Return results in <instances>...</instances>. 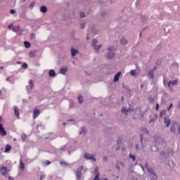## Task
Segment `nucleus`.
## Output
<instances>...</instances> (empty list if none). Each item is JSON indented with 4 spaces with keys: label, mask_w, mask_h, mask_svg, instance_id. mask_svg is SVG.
I'll list each match as a JSON object with an SVG mask.
<instances>
[{
    "label": "nucleus",
    "mask_w": 180,
    "mask_h": 180,
    "mask_svg": "<svg viewBox=\"0 0 180 180\" xmlns=\"http://www.w3.org/2000/svg\"><path fill=\"white\" fill-rule=\"evenodd\" d=\"M84 158H85V160L91 161V162H94L96 161V154H91L89 153H85L84 154Z\"/></svg>",
    "instance_id": "obj_1"
},
{
    "label": "nucleus",
    "mask_w": 180,
    "mask_h": 180,
    "mask_svg": "<svg viewBox=\"0 0 180 180\" xmlns=\"http://www.w3.org/2000/svg\"><path fill=\"white\" fill-rule=\"evenodd\" d=\"M0 172L6 178L8 177V168L6 167H1L0 168Z\"/></svg>",
    "instance_id": "obj_2"
},
{
    "label": "nucleus",
    "mask_w": 180,
    "mask_h": 180,
    "mask_svg": "<svg viewBox=\"0 0 180 180\" xmlns=\"http://www.w3.org/2000/svg\"><path fill=\"white\" fill-rule=\"evenodd\" d=\"M150 121H149V123L150 124H154L155 120H157V114L155 113H152L150 115Z\"/></svg>",
    "instance_id": "obj_3"
},
{
    "label": "nucleus",
    "mask_w": 180,
    "mask_h": 180,
    "mask_svg": "<svg viewBox=\"0 0 180 180\" xmlns=\"http://www.w3.org/2000/svg\"><path fill=\"white\" fill-rule=\"evenodd\" d=\"M7 133L5 130V128H4V125L2 124H0V135L5 136H6Z\"/></svg>",
    "instance_id": "obj_4"
},
{
    "label": "nucleus",
    "mask_w": 180,
    "mask_h": 180,
    "mask_svg": "<svg viewBox=\"0 0 180 180\" xmlns=\"http://www.w3.org/2000/svg\"><path fill=\"white\" fill-rule=\"evenodd\" d=\"M79 136H85L86 134V128L85 127H82L79 131Z\"/></svg>",
    "instance_id": "obj_5"
},
{
    "label": "nucleus",
    "mask_w": 180,
    "mask_h": 180,
    "mask_svg": "<svg viewBox=\"0 0 180 180\" xmlns=\"http://www.w3.org/2000/svg\"><path fill=\"white\" fill-rule=\"evenodd\" d=\"M178 124H174L170 127V131L172 133H176V129H178Z\"/></svg>",
    "instance_id": "obj_6"
},
{
    "label": "nucleus",
    "mask_w": 180,
    "mask_h": 180,
    "mask_svg": "<svg viewBox=\"0 0 180 180\" xmlns=\"http://www.w3.org/2000/svg\"><path fill=\"white\" fill-rule=\"evenodd\" d=\"M164 123L166 126V127H168L169 124H171V119L169 118V117H165Z\"/></svg>",
    "instance_id": "obj_7"
},
{
    "label": "nucleus",
    "mask_w": 180,
    "mask_h": 180,
    "mask_svg": "<svg viewBox=\"0 0 180 180\" xmlns=\"http://www.w3.org/2000/svg\"><path fill=\"white\" fill-rule=\"evenodd\" d=\"M97 44L98 41H96V39H94L92 41V46L95 49V50H99V49H101V46H96Z\"/></svg>",
    "instance_id": "obj_8"
},
{
    "label": "nucleus",
    "mask_w": 180,
    "mask_h": 180,
    "mask_svg": "<svg viewBox=\"0 0 180 180\" xmlns=\"http://www.w3.org/2000/svg\"><path fill=\"white\" fill-rule=\"evenodd\" d=\"M116 168L118 171H120V168H124V163L123 162H119L116 165Z\"/></svg>",
    "instance_id": "obj_9"
},
{
    "label": "nucleus",
    "mask_w": 180,
    "mask_h": 180,
    "mask_svg": "<svg viewBox=\"0 0 180 180\" xmlns=\"http://www.w3.org/2000/svg\"><path fill=\"white\" fill-rule=\"evenodd\" d=\"M120 75H122V72H118L114 77V82H117L119 79L120 78Z\"/></svg>",
    "instance_id": "obj_10"
},
{
    "label": "nucleus",
    "mask_w": 180,
    "mask_h": 180,
    "mask_svg": "<svg viewBox=\"0 0 180 180\" xmlns=\"http://www.w3.org/2000/svg\"><path fill=\"white\" fill-rule=\"evenodd\" d=\"M141 143L142 146V148L144 149L145 147H147V145L148 144V141L147 140H143V139H141Z\"/></svg>",
    "instance_id": "obj_11"
},
{
    "label": "nucleus",
    "mask_w": 180,
    "mask_h": 180,
    "mask_svg": "<svg viewBox=\"0 0 180 180\" xmlns=\"http://www.w3.org/2000/svg\"><path fill=\"white\" fill-rule=\"evenodd\" d=\"M113 57H115V53L113 52H109L107 54V58L108 60H112V58H113Z\"/></svg>",
    "instance_id": "obj_12"
},
{
    "label": "nucleus",
    "mask_w": 180,
    "mask_h": 180,
    "mask_svg": "<svg viewBox=\"0 0 180 180\" xmlns=\"http://www.w3.org/2000/svg\"><path fill=\"white\" fill-rule=\"evenodd\" d=\"M81 175H82L81 169H78L77 172H76L77 179H78V180L81 179Z\"/></svg>",
    "instance_id": "obj_13"
},
{
    "label": "nucleus",
    "mask_w": 180,
    "mask_h": 180,
    "mask_svg": "<svg viewBox=\"0 0 180 180\" xmlns=\"http://www.w3.org/2000/svg\"><path fill=\"white\" fill-rule=\"evenodd\" d=\"M71 53H72V57H75V56H77V54H78V50H77L75 49H72Z\"/></svg>",
    "instance_id": "obj_14"
},
{
    "label": "nucleus",
    "mask_w": 180,
    "mask_h": 180,
    "mask_svg": "<svg viewBox=\"0 0 180 180\" xmlns=\"http://www.w3.org/2000/svg\"><path fill=\"white\" fill-rule=\"evenodd\" d=\"M178 84V80H174L173 82L169 81L168 83L169 88H171V85H176Z\"/></svg>",
    "instance_id": "obj_15"
},
{
    "label": "nucleus",
    "mask_w": 180,
    "mask_h": 180,
    "mask_svg": "<svg viewBox=\"0 0 180 180\" xmlns=\"http://www.w3.org/2000/svg\"><path fill=\"white\" fill-rule=\"evenodd\" d=\"M40 11L42 13H46V12H47V7H46V6H42L40 8Z\"/></svg>",
    "instance_id": "obj_16"
},
{
    "label": "nucleus",
    "mask_w": 180,
    "mask_h": 180,
    "mask_svg": "<svg viewBox=\"0 0 180 180\" xmlns=\"http://www.w3.org/2000/svg\"><path fill=\"white\" fill-rule=\"evenodd\" d=\"M13 32H15V33H18L19 30H20V26H17V27H13L12 28Z\"/></svg>",
    "instance_id": "obj_17"
},
{
    "label": "nucleus",
    "mask_w": 180,
    "mask_h": 180,
    "mask_svg": "<svg viewBox=\"0 0 180 180\" xmlns=\"http://www.w3.org/2000/svg\"><path fill=\"white\" fill-rule=\"evenodd\" d=\"M150 79H154V70H151L148 75V77H150Z\"/></svg>",
    "instance_id": "obj_18"
},
{
    "label": "nucleus",
    "mask_w": 180,
    "mask_h": 180,
    "mask_svg": "<svg viewBox=\"0 0 180 180\" xmlns=\"http://www.w3.org/2000/svg\"><path fill=\"white\" fill-rule=\"evenodd\" d=\"M11 150H12V147L11 146V145H6L4 153H9Z\"/></svg>",
    "instance_id": "obj_19"
},
{
    "label": "nucleus",
    "mask_w": 180,
    "mask_h": 180,
    "mask_svg": "<svg viewBox=\"0 0 180 180\" xmlns=\"http://www.w3.org/2000/svg\"><path fill=\"white\" fill-rule=\"evenodd\" d=\"M20 168L21 169H25V163H23V162L22 161V156L20 160Z\"/></svg>",
    "instance_id": "obj_20"
},
{
    "label": "nucleus",
    "mask_w": 180,
    "mask_h": 180,
    "mask_svg": "<svg viewBox=\"0 0 180 180\" xmlns=\"http://www.w3.org/2000/svg\"><path fill=\"white\" fill-rule=\"evenodd\" d=\"M96 176L94 178V180H101L99 179V176H101V174H99V172H97V170L96 169Z\"/></svg>",
    "instance_id": "obj_21"
},
{
    "label": "nucleus",
    "mask_w": 180,
    "mask_h": 180,
    "mask_svg": "<svg viewBox=\"0 0 180 180\" xmlns=\"http://www.w3.org/2000/svg\"><path fill=\"white\" fill-rule=\"evenodd\" d=\"M68 70V69L67 68H62L60 69V72L63 74V75H65V72H67Z\"/></svg>",
    "instance_id": "obj_22"
},
{
    "label": "nucleus",
    "mask_w": 180,
    "mask_h": 180,
    "mask_svg": "<svg viewBox=\"0 0 180 180\" xmlns=\"http://www.w3.org/2000/svg\"><path fill=\"white\" fill-rule=\"evenodd\" d=\"M49 77H54L56 75V72L53 70H49Z\"/></svg>",
    "instance_id": "obj_23"
},
{
    "label": "nucleus",
    "mask_w": 180,
    "mask_h": 180,
    "mask_svg": "<svg viewBox=\"0 0 180 180\" xmlns=\"http://www.w3.org/2000/svg\"><path fill=\"white\" fill-rule=\"evenodd\" d=\"M24 46L26 47V49H30V43L27 41H24Z\"/></svg>",
    "instance_id": "obj_24"
},
{
    "label": "nucleus",
    "mask_w": 180,
    "mask_h": 180,
    "mask_svg": "<svg viewBox=\"0 0 180 180\" xmlns=\"http://www.w3.org/2000/svg\"><path fill=\"white\" fill-rule=\"evenodd\" d=\"M143 133H144L145 134H148L149 131H148V129H147V128L146 127H143L141 129Z\"/></svg>",
    "instance_id": "obj_25"
},
{
    "label": "nucleus",
    "mask_w": 180,
    "mask_h": 180,
    "mask_svg": "<svg viewBox=\"0 0 180 180\" xmlns=\"http://www.w3.org/2000/svg\"><path fill=\"white\" fill-rule=\"evenodd\" d=\"M78 101H79V103H82V102H84V97H82V96H79Z\"/></svg>",
    "instance_id": "obj_26"
},
{
    "label": "nucleus",
    "mask_w": 180,
    "mask_h": 180,
    "mask_svg": "<svg viewBox=\"0 0 180 180\" xmlns=\"http://www.w3.org/2000/svg\"><path fill=\"white\" fill-rule=\"evenodd\" d=\"M28 82H29V85L32 89V88H33L34 86V84H33V80L30 79V80H29Z\"/></svg>",
    "instance_id": "obj_27"
},
{
    "label": "nucleus",
    "mask_w": 180,
    "mask_h": 180,
    "mask_svg": "<svg viewBox=\"0 0 180 180\" xmlns=\"http://www.w3.org/2000/svg\"><path fill=\"white\" fill-rule=\"evenodd\" d=\"M129 158L132 160V161H136V155L129 154Z\"/></svg>",
    "instance_id": "obj_28"
},
{
    "label": "nucleus",
    "mask_w": 180,
    "mask_h": 180,
    "mask_svg": "<svg viewBox=\"0 0 180 180\" xmlns=\"http://www.w3.org/2000/svg\"><path fill=\"white\" fill-rule=\"evenodd\" d=\"M121 44H127V40H126L124 38L122 39Z\"/></svg>",
    "instance_id": "obj_29"
},
{
    "label": "nucleus",
    "mask_w": 180,
    "mask_h": 180,
    "mask_svg": "<svg viewBox=\"0 0 180 180\" xmlns=\"http://www.w3.org/2000/svg\"><path fill=\"white\" fill-rule=\"evenodd\" d=\"M130 75L132 76V77H134V75H136V70H132L130 71Z\"/></svg>",
    "instance_id": "obj_30"
},
{
    "label": "nucleus",
    "mask_w": 180,
    "mask_h": 180,
    "mask_svg": "<svg viewBox=\"0 0 180 180\" xmlns=\"http://www.w3.org/2000/svg\"><path fill=\"white\" fill-rule=\"evenodd\" d=\"M157 178H158L157 175L155 174L151 175V180H157Z\"/></svg>",
    "instance_id": "obj_31"
},
{
    "label": "nucleus",
    "mask_w": 180,
    "mask_h": 180,
    "mask_svg": "<svg viewBox=\"0 0 180 180\" xmlns=\"http://www.w3.org/2000/svg\"><path fill=\"white\" fill-rule=\"evenodd\" d=\"M14 113H19V108H18V106H15L14 108Z\"/></svg>",
    "instance_id": "obj_32"
},
{
    "label": "nucleus",
    "mask_w": 180,
    "mask_h": 180,
    "mask_svg": "<svg viewBox=\"0 0 180 180\" xmlns=\"http://www.w3.org/2000/svg\"><path fill=\"white\" fill-rule=\"evenodd\" d=\"M34 56H35L34 52L33 51L30 52V57L33 58L34 57Z\"/></svg>",
    "instance_id": "obj_33"
},
{
    "label": "nucleus",
    "mask_w": 180,
    "mask_h": 180,
    "mask_svg": "<svg viewBox=\"0 0 180 180\" xmlns=\"http://www.w3.org/2000/svg\"><path fill=\"white\" fill-rule=\"evenodd\" d=\"M139 117H141L142 115L140 114V113H136V114H135V115H134V117H139Z\"/></svg>",
    "instance_id": "obj_34"
},
{
    "label": "nucleus",
    "mask_w": 180,
    "mask_h": 180,
    "mask_svg": "<svg viewBox=\"0 0 180 180\" xmlns=\"http://www.w3.org/2000/svg\"><path fill=\"white\" fill-rule=\"evenodd\" d=\"M33 113H40V110H37V108H35V109L34 110Z\"/></svg>",
    "instance_id": "obj_35"
},
{
    "label": "nucleus",
    "mask_w": 180,
    "mask_h": 180,
    "mask_svg": "<svg viewBox=\"0 0 180 180\" xmlns=\"http://www.w3.org/2000/svg\"><path fill=\"white\" fill-rule=\"evenodd\" d=\"M34 2H32L31 4H30V8H31V9H32V8H34Z\"/></svg>",
    "instance_id": "obj_36"
},
{
    "label": "nucleus",
    "mask_w": 180,
    "mask_h": 180,
    "mask_svg": "<svg viewBox=\"0 0 180 180\" xmlns=\"http://www.w3.org/2000/svg\"><path fill=\"white\" fill-rule=\"evenodd\" d=\"M60 165H65V167H67V165H68V164H67L66 162H60Z\"/></svg>",
    "instance_id": "obj_37"
},
{
    "label": "nucleus",
    "mask_w": 180,
    "mask_h": 180,
    "mask_svg": "<svg viewBox=\"0 0 180 180\" xmlns=\"http://www.w3.org/2000/svg\"><path fill=\"white\" fill-rule=\"evenodd\" d=\"M160 141H162V139L159 138V139H158V141H156V143H157V144H160Z\"/></svg>",
    "instance_id": "obj_38"
},
{
    "label": "nucleus",
    "mask_w": 180,
    "mask_h": 180,
    "mask_svg": "<svg viewBox=\"0 0 180 180\" xmlns=\"http://www.w3.org/2000/svg\"><path fill=\"white\" fill-rule=\"evenodd\" d=\"M39 117V113H34L33 116V119H36V117Z\"/></svg>",
    "instance_id": "obj_39"
},
{
    "label": "nucleus",
    "mask_w": 180,
    "mask_h": 180,
    "mask_svg": "<svg viewBox=\"0 0 180 180\" xmlns=\"http://www.w3.org/2000/svg\"><path fill=\"white\" fill-rule=\"evenodd\" d=\"M81 18H85V13L84 12L80 13Z\"/></svg>",
    "instance_id": "obj_40"
},
{
    "label": "nucleus",
    "mask_w": 180,
    "mask_h": 180,
    "mask_svg": "<svg viewBox=\"0 0 180 180\" xmlns=\"http://www.w3.org/2000/svg\"><path fill=\"white\" fill-rule=\"evenodd\" d=\"M113 50H115V48H113V47H112V46H110V47L108 48V51H113Z\"/></svg>",
    "instance_id": "obj_41"
},
{
    "label": "nucleus",
    "mask_w": 180,
    "mask_h": 180,
    "mask_svg": "<svg viewBox=\"0 0 180 180\" xmlns=\"http://www.w3.org/2000/svg\"><path fill=\"white\" fill-rule=\"evenodd\" d=\"M15 12H16V11H15V10H13V9H11V10L10 11V13H11V15H13V13H15Z\"/></svg>",
    "instance_id": "obj_42"
},
{
    "label": "nucleus",
    "mask_w": 180,
    "mask_h": 180,
    "mask_svg": "<svg viewBox=\"0 0 180 180\" xmlns=\"http://www.w3.org/2000/svg\"><path fill=\"white\" fill-rule=\"evenodd\" d=\"M34 37H35V34H33V33H32V34H30V39H34Z\"/></svg>",
    "instance_id": "obj_43"
},
{
    "label": "nucleus",
    "mask_w": 180,
    "mask_h": 180,
    "mask_svg": "<svg viewBox=\"0 0 180 180\" xmlns=\"http://www.w3.org/2000/svg\"><path fill=\"white\" fill-rule=\"evenodd\" d=\"M8 29L11 30V29H13V25L11 24L10 25H8Z\"/></svg>",
    "instance_id": "obj_44"
},
{
    "label": "nucleus",
    "mask_w": 180,
    "mask_h": 180,
    "mask_svg": "<svg viewBox=\"0 0 180 180\" xmlns=\"http://www.w3.org/2000/svg\"><path fill=\"white\" fill-rule=\"evenodd\" d=\"M173 106V104L172 103L169 105V108H167L168 110H171V108H172Z\"/></svg>",
    "instance_id": "obj_45"
},
{
    "label": "nucleus",
    "mask_w": 180,
    "mask_h": 180,
    "mask_svg": "<svg viewBox=\"0 0 180 180\" xmlns=\"http://www.w3.org/2000/svg\"><path fill=\"white\" fill-rule=\"evenodd\" d=\"M22 67L23 68H27V64L23 63Z\"/></svg>",
    "instance_id": "obj_46"
},
{
    "label": "nucleus",
    "mask_w": 180,
    "mask_h": 180,
    "mask_svg": "<svg viewBox=\"0 0 180 180\" xmlns=\"http://www.w3.org/2000/svg\"><path fill=\"white\" fill-rule=\"evenodd\" d=\"M160 109V105L158 103L156 104V110H158Z\"/></svg>",
    "instance_id": "obj_47"
},
{
    "label": "nucleus",
    "mask_w": 180,
    "mask_h": 180,
    "mask_svg": "<svg viewBox=\"0 0 180 180\" xmlns=\"http://www.w3.org/2000/svg\"><path fill=\"white\" fill-rule=\"evenodd\" d=\"M103 160L104 161H108V156H104L103 157Z\"/></svg>",
    "instance_id": "obj_48"
},
{
    "label": "nucleus",
    "mask_w": 180,
    "mask_h": 180,
    "mask_svg": "<svg viewBox=\"0 0 180 180\" xmlns=\"http://www.w3.org/2000/svg\"><path fill=\"white\" fill-rule=\"evenodd\" d=\"M136 150H137L138 151L140 150V148H139V145L136 146Z\"/></svg>",
    "instance_id": "obj_49"
},
{
    "label": "nucleus",
    "mask_w": 180,
    "mask_h": 180,
    "mask_svg": "<svg viewBox=\"0 0 180 180\" xmlns=\"http://www.w3.org/2000/svg\"><path fill=\"white\" fill-rule=\"evenodd\" d=\"M80 27L81 29H84V27H85V24H82Z\"/></svg>",
    "instance_id": "obj_50"
},
{
    "label": "nucleus",
    "mask_w": 180,
    "mask_h": 180,
    "mask_svg": "<svg viewBox=\"0 0 180 180\" xmlns=\"http://www.w3.org/2000/svg\"><path fill=\"white\" fill-rule=\"evenodd\" d=\"M50 164H51V162H50V161H47V163H46V165H50Z\"/></svg>",
    "instance_id": "obj_51"
},
{
    "label": "nucleus",
    "mask_w": 180,
    "mask_h": 180,
    "mask_svg": "<svg viewBox=\"0 0 180 180\" xmlns=\"http://www.w3.org/2000/svg\"><path fill=\"white\" fill-rule=\"evenodd\" d=\"M8 178L9 180H12L13 179L12 176H8Z\"/></svg>",
    "instance_id": "obj_52"
},
{
    "label": "nucleus",
    "mask_w": 180,
    "mask_h": 180,
    "mask_svg": "<svg viewBox=\"0 0 180 180\" xmlns=\"http://www.w3.org/2000/svg\"><path fill=\"white\" fill-rule=\"evenodd\" d=\"M15 115L16 117H19V113H15Z\"/></svg>",
    "instance_id": "obj_53"
},
{
    "label": "nucleus",
    "mask_w": 180,
    "mask_h": 180,
    "mask_svg": "<svg viewBox=\"0 0 180 180\" xmlns=\"http://www.w3.org/2000/svg\"><path fill=\"white\" fill-rule=\"evenodd\" d=\"M143 88H144V84L141 85V89H143Z\"/></svg>",
    "instance_id": "obj_54"
},
{
    "label": "nucleus",
    "mask_w": 180,
    "mask_h": 180,
    "mask_svg": "<svg viewBox=\"0 0 180 180\" xmlns=\"http://www.w3.org/2000/svg\"><path fill=\"white\" fill-rule=\"evenodd\" d=\"M2 95V90H0V96Z\"/></svg>",
    "instance_id": "obj_55"
},
{
    "label": "nucleus",
    "mask_w": 180,
    "mask_h": 180,
    "mask_svg": "<svg viewBox=\"0 0 180 180\" xmlns=\"http://www.w3.org/2000/svg\"><path fill=\"white\" fill-rule=\"evenodd\" d=\"M44 176H41V179H44Z\"/></svg>",
    "instance_id": "obj_56"
},
{
    "label": "nucleus",
    "mask_w": 180,
    "mask_h": 180,
    "mask_svg": "<svg viewBox=\"0 0 180 180\" xmlns=\"http://www.w3.org/2000/svg\"><path fill=\"white\" fill-rule=\"evenodd\" d=\"M0 70H4V67H0Z\"/></svg>",
    "instance_id": "obj_57"
},
{
    "label": "nucleus",
    "mask_w": 180,
    "mask_h": 180,
    "mask_svg": "<svg viewBox=\"0 0 180 180\" xmlns=\"http://www.w3.org/2000/svg\"><path fill=\"white\" fill-rule=\"evenodd\" d=\"M22 139H26V136H22Z\"/></svg>",
    "instance_id": "obj_58"
},
{
    "label": "nucleus",
    "mask_w": 180,
    "mask_h": 180,
    "mask_svg": "<svg viewBox=\"0 0 180 180\" xmlns=\"http://www.w3.org/2000/svg\"><path fill=\"white\" fill-rule=\"evenodd\" d=\"M2 120V117H0V122H1V121Z\"/></svg>",
    "instance_id": "obj_59"
},
{
    "label": "nucleus",
    "mask_w": 180,
    "mask_h": 180,
    "mask_svg": "<svg viewBox=\"0 0 180 180\" xmlns=\"http://www.w3.org/2000/svg\"><path fill=\"white\" fill-rule=\"evenodd\" d=\"M17 64H21V63L20 62H17Z\"/></svg>",
    "instance_id": "obj_60"
},
{
    "label": "nucleus",
    "mask_w": 180,
    "mask_h": 180,
    "mask_svg": "<svg viewBox=\"0 0 180 180\" xmlns=\"http://www.w3.org/2000/svg\"><path fill=\"white\" fill-rule=\"evenodd\" d=\"M122 101H124V97H123V96L122 97Z\"/></svg>",
    "instance_id": "obj_61"
},
{
    "label": "nucleus",
    "mask_w": 180,
    "mask_h": 180,
    "mask_svg": "<svg viewBox=\"0 0 180 180\" xmlns=\"http://www.w3.org/2000/svg\"><path fill=\"white\" fill-rule=\"evenodd\" d=\"M65 124H66L65 122H64V123H63V126H65Z\"/></svg>",
    "instance_id": "obj_62"
},
{
    "label": "nucleus",
    "mask_w": 180,
    "mask_h": 180,
    "mask_svg": "<svg viewBox=\"0 0 180 180\" xmlns=\"http://www.w3.org/2000/svg\"><path fill=\"white\" fill-rule=\"evenodd\" d=\"M103 180H108V178L104 179Z\"/></svg>",
    "instance_id": "obj_63"
},
{
    "label": "nucleus",
    "mask_w": 180,
    "mask_h": 180,
    "mask_svg": "<svg viewBox=\"0 0 180 180\" xmlns=\"http://www.w3.org/2000/svg\"><path fill=\"white\" fill-rule=\"evenodd\" d=\"M133 180H137V179H134Z\"/></svg>",
    "instance_id": "obj_64"
}]
</instances>
